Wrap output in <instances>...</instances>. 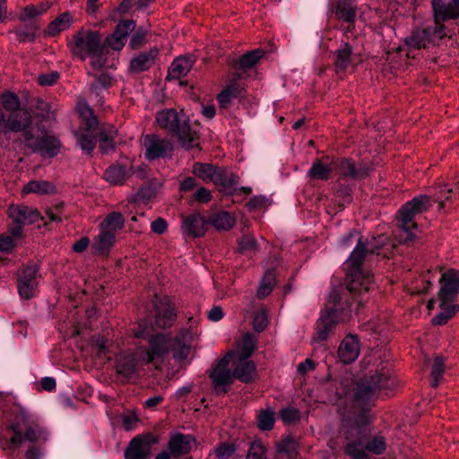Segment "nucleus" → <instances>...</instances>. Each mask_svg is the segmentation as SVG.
I'll use <instances>...</instances> for the list:
<instances>
[{"mask_svg":"<svg viewBox=\"0 0 459 459\" xmlns=\"http://www.w3.org/2000/svg\"><path fill=\"white\" fill-rule=\"evenodd\" d=\"M208 224V220H205L200 213H193L184 218L182 221V230H204Z\"/></svg>","mask_w":459,"mask_h":459,"instance_id":"42","label":"nucleus"},{"mask_svg":"<svg viewBox=\"0 0 459 459\" xmlns=\"http://www.w3.org/2000/svg\"><path fill=\"white\" fill-rule=\"evenodd\" d=\"M192 339L193 335L187 329H181L174 338L163 333L154 334L149 340V349L143 351V361L152 363L169 351H173L176 359L183 360L189 354Z\"/></svg>","mask_w":459,"mask_h":459,"instance_id":"5","label":"nucleus"},{"mask_svg":"<svg viewBox=\"0 0 459 459\" xmlns=\"http://www.w3.org/2000/svg\"><path fill=\"white\" fill-rule=\"evenodd\" d=\"M378 246L363 241L359 238L356 247L345 262L346 287L345 293L333 289L330 291L325 305L317 324V341L325 340L329 333L339 322L343 320L351 312L352 303L348 299V294H361L368 292L374 287L373 276L365 272L362 262L368 253H374Z\"/></svg>","mask_w":459,"mask_h":459,"instance_id":"2","label":"nucleus"},{"mask_svg":"<svg viewBox=\"0 0 459 459\" xmlns=\"http://www.w3.org/2000/svg\"><path fill=\"white\" fill-rule=\"evenodd\" d=\"M143 360V355L139 358L134 354L120 356L117 360V372L125 378L131 377L137 370L138 362Z\"/></svg>","mask_w":459,"mask_h":459,"instance_id":"26","label":"nucleus"},{"mask_svg":"<svg viewBox=\"0 0 459 459\" xmlns=\"http://www.w3.org/2000/svg\"><path fill=\"white\" fill-rule=\"evenodd\" d=\"M36 27L29 25L25 29H15L13 33L16 39L20 42L33 41L35 39Z\"/></svg>","mask_w":459,"mask_h":459,"instance_id":"48","label":"nucleus"},{"mask_svg":"<svg viewBox=\"0 0 459 459\" xmlns=\"http://www.w3.org/2000/svg\"><path fill=\"white\" fill-rule=\"evenodd\" d=\"M133 173L132 166L114 164L105 170L104 178L113 185H123Z\"/></svg>","mask_w":459,"mask_h":459,"instance_id":"24","label":"nucleus"},{"mask_svg":"<svg viewBox=\"0 0 459 459\" xmlns=\"http://www.w3.org/2000/svg\"><path fill=\"white\" fill-rule=\"evenodd\" d=\"M64 204H59L48 207L45 210V216L32 207L22 204H12L8 208V216L18 230L26 226H30L36 222L42 221L44 227H60L59 223L63 221Z\"/></svg>","mask_w":459,"mask_h":459,"instance_id":"6","label":"nucleus"},{"mask_svg":"<svg viewBox=\"0 0 459 459\" xmlns=\"http://www.w3.org/2000/svg\"><path fill=\"white\" fill-rule=\"evenodd\" d=\"M398 381L394 376L389 362H381L374 374L356 385L352 392L345 394L351 403V411L343 415L342 428L346 438L345 453L352 459H367V452L382 454L385 449L383 437L376 436L368 440L367 426L370 422L369 407L377 392L394 390Z\"/></svg>","mask_w":459,"mask_h":459,"instance_id":"1","label":"nucleus"},{"mask_svg":"<svg viewBox=\"0 0 459 459\" xmlns=\"http://www.w3.org/2000/svg\"><path fill=\"white\" fill-rule=\"evenodd\" d=\"M298 446L296 439L291 436H288L277 443L276 450L280 454H285L288 459H296L298 456Z\"/></svg>","mask_w":459,"mask_h":459,"instance_id":"39","label":"nucleus"},{"mask_svg":"<svg viewBox=\"0 0 459 459\" xmlns=\"http://www.w3.org/2000/svg\"><path fill=\"white\" fill-rule=\"evenodd\" d=\"M233 377L243 383H251L256 377V368L255 363L247 358L232 356Z\"/></svg>","mask_w":459,"mask_h":459,"instance_id":"20","label":"nucleus"},{"mask_svg":"<svg viewBox=\"0 0 459 459\" xmlns=\"http://www.w3.org/2000/svg\"><path fill=\"white\" fill-rule=\"evenodd\" d=\"M115 242L116 237L113 231H100L93 238L91 248L95 255H108Z\"/></svg>","mask_w":459,"mask_h":459,"instance_id":"25","label":"nucleus"},{"mask_svg":"<svg viewBox=\"0 0 459 459\" xmlns=\"http://www.w3.org/2000/svg\"><path fill=\"white\" fill-rule=\"evenodd\" d=\"M176 319L174 307L169 304L160 302L156 305V316L153 323L149 325L146 320H142L138 324L134 335L137 338H145L152 332L158 329H165L170 327Z\"/></svg>","mask_w":459,"mask_h":459,"instance_id":"12","label":"nucleus"},{"mask_svg":"<svg viewBox=\"0 0 459 459\" xmlns=\"http://www.w3.org/2000/svg\"><path fill=\"white\" fill-rule=\"evenodd\" d=\"M216 170V167L208 163L196 162L193 166V173L204 181H210Z\"/></svg>","mask_w":459,"mask_h":459,"instance_id":"43","label":"nucleus"},{"mask_svg":"<svg viewBox=\"0 0 459 459\" xmlns=\"http://www.w3.org/2000/svg\"><path fill=\"white\" fill-rule=\"evenodd\" d=\"M458 195L456 185L454 187H449L447 184H439L435 186L434 192L431 195L433 204H437V210L443 212L445 210V203L450 202L453 195Z\"/></svg>","mask_w":459,"mask_h":459,"instance_id":"27","label":"nucleus"},{"mask_svg":"<svg viewBox=\"0 0 459 459\" xmlns=\"http://www.w3.org/2000/svg\"><path fill=\"white\" fill-rule=\"evenodd\" d=\"M256 342L257 339L253 333H245L241 342L238 344V351H233L235 353L234 356L249 359L256 347Z\"/></svg>","mask_w":459,"mask_h":459,"instance_id":"37","label":"nucleus"},{"mask_svg":"<svg viewBox=\"0 0 459 459\" xmlns=\"http://www.w3.org/2000/svg\"><path fill=\"white\" fill-rule=\"evenodd\" d=\"M265 447L260 442H253L249 447L247 459H265Z\"/></svg>","mask_w":459,"mask_h":459,"instance_id":"51","label":"nucleus"},{"mask_svg":"<svg viewBox=\"0 0 459 459\" xmlns=\"http://www.w3.org/2000/svg\"><path fill=\"white\" fill-rule=\"evenodd\" d=\"M362 329L366 332H369L372 333H381L383 331V326L380 324L378 318H371L367 322L362 323Z\"/></svg>","mask_w":459,"mask_h":459,"instance_id":"58","label":"nucleus"},{"mask_svg":"<svg viewBox=\"0 0 459 459\" xmlns=\"http://www.w3.org/2000/svg\"><path fill=\"white\" fill-rule=\"evenodd\" d=\"M76 110L82 118V126H86L89 130L97 127L99 121L94 116L93 110L85 101H79L76 105Z\"/></svg>","mask_w":459,"mask_h":459,"instance_id":"35","label":"nucleus"},{"mask_svg":"<svg viewBox=\"0 0 459 459\" xmlns=\"http://www.w3.org/2000/svg\"><path fill=\"white\" fill-rule=\"evenodd\" d=\"M158 443V438L152 433L138 435L131 439L125 450L126 459H150L152 446Z\"/></svg>","mask_w":459,"mask_h":459,"instance_id":"14","label":"nucleus"},{"mask_svg":"<svg viewBox=\"0 0 459 459\" xmlns=\"http://www.w3.org/2000/svg\"><path fill=\"white\" fill-rule=\"evenodd\" d=\"M235 450L233 445L224 443L215 449V455L218 459H229L235 453Z\"/></svg>","mask_w":459,"mask_h":459,"instance_id":"54","label":"nucleus"},{"mask_svg":"<svg viewBox=\"0 0 459 459\" xmlns=\"http://www.w3.org/2000/svg\"><path fill=\"white\" fill-rule=\"evenodd\" d=\"M280 418L285 424H293L299 420V412L292 407L283 408L280 411Z\"/></svg>","mask_w":459,"mask_h":459,"instance_id":"49","label":"nucleus"},{"mask_svg":"<svg viewBox=\"0 0 459 459\" xmlns=\"http://www.w3.org/2000/svg\"><path fill=\"white\" fill-rule=\"evenodd\" d=\"M439 302L441 311L432 318V323L434 325H442L456 314L459 310V306L455 305L454 302L445 300H439Z\"/></svg>","mask_w":459,"mask_h":459,"instance_id":"32","label":"nucleus"},{"mask_svg":"<svg viewBox=\"0 0 459 459\" xmlns=\"http://www.w3.org/2000/svg\"><path fill=\"white\" fill-rule=\"evenodd\" d=\"M55 191V186L47 180H31L22 189V192L25 194L35 193L39 195L53 194Z\"/></svg>","mask_w":459,"mask_h":459,"instance_id":"38","label":"nucleus"},{"mask_svg":"<svg viewBox=\"0 0 459 459\" xmlns=\"http://www.w3.org/2000/svg\"><path fill=\"white\" fill-rule=\"evenodd\" d=\"M360 352V343L359 337L355 334H347L340 343L338 349V357L344 364H350L355 361Z\"/></svg>","mask_w":459,"mask_h":459,"instance_id":"19","label":"nucleus"},{"mask_svg":"<svg viewBox=\"0 0 459 459\" xmlns=\"http://www.w3.org/2000/svg\"><path fill=\"white\" fill-rule=\"evenodd\" d=\"M59 78L57 72H52L48 74H40L38 78V82L42 86H50L56 82Z\"/></svg>","mask_w":459,"mask_h":459,"instance_id":"62","label":"nucleus"},{"mask_svg":"<svg viewBox=\"0 0 459 459\" xmlns=\"http://www.w3.org/2000/svg\"><path fill=\"white\" fill-rule=\"evenodd\" d=\"M117 134V131L112 125H105L99 128L97 139L103 153L107 154L115 149L114 140Z\"/></svg>","mask_w":459,"mask_h":459,"instance_id":"28","label":"nucleus"},{"mask_svg":"<svg viewBox=\"0 0 459 459\" xmlns=\"http://www.w3.org/2000/svg\"><path fill=\"white\" fill-rule=\"evenodd\" d=\"M274 425V413L271 410H263L257 415V426L262 430H271Z\"/></svg>","mask_w":459,"mask_h":459,"instance_id":"44","label":"nucleus"},{"mask_svg":"<svg viewBox=\"0 0 459 459\" xmlns=\"http://www.w3.org/2000/svg\"><path fill=\"white\" fill-rule=\"evenodd\" d=\"M244 89L236 82L230 83L217 97L222 108H227L232 99L241 98Z\"/></svg>","mask_w":459,"mask_h":459,"instance_id":"30","label":"nucleus"},{"mask_svg":"<svg viewBox=\"0 0 459 459\" xmlns=\"http://www.w3.org/2000/svg\"><path fill=\"white\" fill-rule=\"evenodd\" d=\"M273 285H274V274L273 272H268L264 275V277L257 290L258 298L263 299V298H265L266 296H268L271 293V291L273 290Z\"/></svg>","mask_w":459,"mask_h":459,"instance_id":"45","label":"nucleus"},{"mask_svg":"<svg viewBox=\"0 0 459 459\" xmlns=\"http://www.w3.org/2000/svg\"><path fill=\"white\" fill-rule=\"evenodd\" d=\"M335 68L337 73L344 72L351 65L352 59V48L347 43H342L335 51Z\"/></svg>","mask_w":459,"mask_h":459,"instance_id":"29","label":"nucleus"},{"mask_svg":"<svg viewBox=\"0 0 459 459\" xmlns=\"http://www.w3.org/2000/svg\"><path fill=\"white\" fill-rule=\"evenodd\" d=\"M156 122L162 129L176 134L185 149L199 146L197 132L191 128L186 115L173 108H166L156 116Z\"/></svg>","mask_w":459,"mask_h":459,"instance_id":"7","label":"nucleus"},{"mask_svg":"<svg viewBox=\"0 0 459 459\" xmlns=\"http://www.w3.org/2000/svg\"><path fill=\"white\" fill-rule=\"evenodd\" d=\"M233 355H235L233 351H229L211 370L210 378L218 394H226L233 382L234 377L229 368Z\"/></svg>","mask_w":459,"mask_h":459,"instance_id":"13","label":"nucleus"},{"mask_svg":"<svg viewBox=\"0 0 459 459\" xmlns=\"http://www.w3.org/2000/svg\"><path fill=\"white\" fill-rule=\"evenodd\" d=\"M13 435L6 440L7 448L13 449L21 446L25 442H30L25 452V459H41L43 456L42 448L36 445L39 442H46L48 437L46 432L34 421H32L24 411H21L8 426Z\"/></svg>","mask_w":459,"mask_h":459,"instance_id":"4","label":"nucleus"},{"mask_svg":"<svg viewBox=\"0 0 459 459\" xmlns=\"http://www.w3.org/2000/svg\"><path fill=\"white\" fill-rule=\"evenodd\" d=\"M195 443V438L193 436L177 433L169 438L168 449L171 455L180 456L188 454Z\"/></svg>","mask_w":459,"mask_h":459,"instance_id":"21","label":"nucleus"},{"mask_svg":"<svg viewBox=\"0 0 459 459\" xmlns=\"http://www.w3.org/2000/svg\"><path fill=\"white\" fill-rule=\"evenodd\" d=\"M444 24H431L414 28L411 34L404 39V45L410 50L426 48L435 45L446 36Z\"/></svg>","mask_w":459,"mask_h":459,"instance_id":"11","label":"nucleus"},{"mask_svg":"<svg viewBox=\"0 0 459 459\" xmlns=\"http://www.w3.org/2000/svg\"><path fill=\"white\" fill-rule=\"evenodd\" d=\"M210 182L214 183L215 185H221L223 186H228L232 185V181L228 178L225 171L216 168V170L212 177Z\"/></svg>","mask_w":459,"mask_h":459,"instance_id":"57","label":"nucleus"},{"mask_svg":"<svg viewBox=\"0 0 459 459\" xmlns=\"http://www.w3.org/2000/svg\"><path fill=\"white\" fill-rule=\"evenodd\" d=\"M158 54L159 49L157 48H151L147 52L140 53L131 60V71L134 73H142L149 70L154 65Z\"/></svg>","mask_w":459,"mask_h":459,"instance_id":"23","label":"nucleus"},{"mask_svg":"<svg viewBox=\"0 0 459 459\" xmlns=\"http://www.w3.org/2000/svg\"><path fill=\"white\" fill-rule=\"evenodd\" d=\"M38 269L39 268L36 264H28L19 273V275H18L19 281H25V283L37 284L36 283V276L38 273Z\"/></svg>","mask_w":459,"mask_h":459,"instance_id":"47","label":"nucleus"},{"mask_svg":"<svg viewBox=\"0 0 459 459\" xmlns=\"http://www.w3.org/2000/svg\"><path fill=\"white\" fill-rule=\"evenodd\" d=\"M125 224V218L121 212L109 213L100 223V230H121Z\"/></svg>","mask_w":459,"mask_h":459,"instance_id":"40","label":"nucleus"},{"mask_svg":"<svg viewBox=\"0 0 459 459\" xmlns=\"http://www.w3.org/2000/svg\"><path fill=\"white\" fill-rule=\"evenodd\" d=\"M264 55V50L262 48L247 52L235 62L234 66L238 69H250L263 58Z\"/></svg>","mask_w":459,"mask_h":459,"instance_id":"34","label":"nucleus"},{"mask_svg":"<svg viewBox=\"0 0 459 459\" xmlns=\"http://www.w3.org/2000/svg\"><path fill=\"white\" fill-rule=\"evenodd\" d=\"M267 315L264 310H259L254 315L253 327L256 332H263L267 326Z\"/></svg>","mask_w":459,"mask_h":459,"instance_id":"53","label":"nucleus"},{"mask_svg":"<svg viewBox=\"0 0 459 459\" xmlns=\"http://www.w3.org/2000/svg\"><path fill=\"white\" fill-rule=\"evenodd\" d=\"M432 205L433 200L428 195H418L406 202L398 212L400 230H418L416 217L427 212Z\"/></svg>","mask_w":459,"mask_h":459,"instance_id":"10","label":"nucleus"},{"mask_svg":"<svg viewBox=\"0 0 459 459\" xmlns=\"http://www.w3.org/2000/svg\"><path fill=\"white\" fill-rule=\"evenodd\" d=\"M357 0H330L329 7L337 19L348 24L349 29L357 19Z\"/></svg>","mask_w":459,"mask_h":459,"instance_id":"17","label":"nucleus"},{"mask_svg":"<svg viewBox=\"0 0 459 459\" xmlns=\"http://www.w3.org/2000/svg\"><path fill=\"white\" fill-rule=\"evenodd\" d=\"M195 58L193 56H178L172 62L167 80H178L183 76H186L192 69Z\"/></svg>","mask_w":459,"mask_h":459,"instance_id":"22","label":"nucleus"},{"mask_svg":"<svg viewBox=\"0 0 459 459\" xmlns=\"http://www.w3.org/2000/svg\"><path fill=\"white\" fill-rule=\"evenodd\" d=\"M338 179L335 185L337 197L350 203L356 182L368 176L369 168L365 163H355L351 159H342L334 166Z\"/></svg>","mask_w":459,"mask_h":459,"instance_id":"8","label":"nucleus"},{"mask_svg":"<svg viewBox=\"0 0 459 459\" xmlns=\"http://www.w3.org/2000/svg\"><path fill=\"white\" fill-rule=\"evenodd\" d=\"M146 32L143 29H138L132 36L130 45L133 48H137L144 42Z\"/></svg>","mask_w":459,"mask_h":459,"instance_id":"63","label":"nucleus"},{"mask_svg":"<svg viewBox=\"0 0 459 459\" xmlns=\"http://www.w3.org/2000/svg\"><path fill=\"white\" fill-rule=\"evenodd\" d=\"M73 22V17L70 13L65 12L52 21L48 26L47 33L55 36L63 30H67Z\"/></svg>","mask_w":459,"mask_h":459,"instance_id":"36","label":"nucleus"},{"mask_svg":"<svg viewBox=\"0 0 459 459\" xmlns=\"http://www.w3.org/2000/svg\"><path fill=\"white\" fill-rule=\"evenodd\" d=\"M134 28L135 22L133 20H123L117 23L115 32H117V35L122 36V38L126 39L128 34L133 31Z\"/></svg>","mask_w":459,"mask_h":459,"instance_id":"50","label":"nucleus"},{"mask_svg":"<svg viewBox=\"0 0 459 459\" xmlns=\"http://www.w3.org/2000/svg\"><path fill=\"white\" fill-rule=\"evenodd\" d=\"M258 249L257 241L251 235H245L238 240L240 253H255Z\"/></svg>","mask_w":459,"mask_h":459,"instance_id":"46","label":"nucleus"},{"mask_svg":"<svg viewBox=\"0 0 459 459\" xmlns=\"http://www.w3.org/2000/svg\"><path fill=\"white\" fill-rule=\"evenodd\" d=\"M120 417L123 427L126 431L133 429L134 425L138 421V417L134 411H126L123 413Z\"/></svg>","mask_w":459,"mask_h":459,"instance_id":"55","label":"nucleus"},{"mask_svg":"<svg viewBox=\"0 0 459 459\" xmlns=\"http://www.w3.org/2000/svg\"><path fill=\"white\" fill-rule=\"evenodd\" d=\"M101 39L99 31L82 29L73 35L68 47L74 56L84 61L90 56L102 54L104 47Z\"/></svg>","mask_w":459,"mask_h":459,"instance_id":"9","label":"nucleus"},{"mask_svg":"<svg viewBox=\"0 0 459 459\" xmlns=\"http://www.w3.org/2000/svg\"><path fill=\"white\" fill-rule=\"evenodd\" d=\"M445 362L444 359L441 356H437L431 362V386L436 387L438 385L440 380L442 379L443 374L445 372Z\"/></svg>","mask_w":459,"mask_h":459,"instance_id":"41","label":"nucleus"},{"mask_svg":"<svg viewBox=\"0 0 459 459\" xmlns=\"http://www.w3.org/2000/svg\"><path fill=\"white\" fill-rule=\"evenodd\" d=\"M126 39L125 38H122V36L117 35V32H113L109 37L106 39L107 44L113 49V50H121L123 47L125 46Z\"/></svg>","mask_w":459,"mask_h":459,"instance_id":"56","label":"nucleus"},{"mask_svg":"<svg viewBox=\"0 0 459 459\" xmlns=\"http://www.w3.org/2000/svg\"><path fill=\"white\" fill-rule=\"evenodd\" d=\"M143 145L145 149V158L149 160L165 157L173 150L169 141L162 139L156 134H146L143 138Z\"/></svg>","mask_w":459,"mask_h":459,"instance_id":"15","label":"nucleus"},{"mask_svg":"<svg viewBox=\"0 0 459 459\" xmlns=\"http://www.w3.org/2000/svg\"><path fill=\"white\" fill-rule=\"evenodd\" d=\"M32 117L28 109L21 108L19 97L13 92H4L1 96L0 135L22 132L25 145L33 152L44 158L56 156L61 149L59 140L45 132L35 134L30 129Z\"/></svg>","mask_w":459,"mask_h":459,"instance_id":"3","label":"nucleus"},{"mask_svg":"<svg viewBox=\"0 0 459 459\" xmlns=\"http://www.w3.org/2000/svg\"><path fill=\"white\" fill-rule=\"evenodd\" d=\"M431 8L435 24L459 19V11L450 0H431Z\"/></svg>","mask_w":459,"mask_h":459,"instance_id":"18","label":"nucleus"},{"mask_svg":"<svg viewBox=\"0 0 459 459\" xmlns=\"http://www.w3.org/2000/svg\"><path fill=\"white\" fill-rule=\"evenodd\" d=\"M196 186L197 183L195 178L192 177H187L180 182L179 189L181 192H188L196 187Z\"/></svg>","mask_w":459,"mask_h":459,"instance_id":"64","label":"nucleus"},{"mask_svg":"<svg viewBox=\"0 0 459 459\" xmlns=\"http://www.w3.org/2000/svg\"><path fill=\"white\" fill-rule=\"evenodd\" d=\"M111 77L106 74H101L96 78V82L91 84V91H98L100 88L104 89L111 85Z\"/></svg>","mask_w":459,"mask_h":459,"instance_id":"59","label":"nucleus"},{"mask_svg":"<svg viewBox=\"0 0 459 459\" xmlns=\"http://www.w3.org/2000/svg\"><path fill=\"white\" fill-rule=\"evenodd\" d=\"M235 217L229 212L221 211L213 213L208 220V224L216 230H230L235 225Z\"/></svg>","mask_w":459,"mask_h":459,"instance_id":"33","label":"nucleus"},{"mask_svg":"<svg viewBox=\"0 0 459 459\" xmlns=\"http://www.w3.org/2000/svg\"><path fill=\"white\" fill-rule=\"evenodd\" d=\"M440 284L438 299L455 303L459 293V271L450 269L445 272L440 278Z\"/></svg>","mask_w":459,"mask_h":459,"instance_id":"16","label":"nucleus"},{"mask_svg":"<svg viewBox=\"0 0 459 459\" xmlns=\"http://www.w3.org/2000/svg\"><path fill=\"white\" fill-rule=\"evenodd\" d=\"M82 128L83 132L77 134V143L83 151L90 153L95 148L99 125L91 130H89L86 126H82Z\"/></svg>","mask_w":459,"mask_h":459,"instance_id":"31","label":"nucleus"},{"mask_svg":"<svg viewBox=\"0 0 459 459\" xmlns=\"http://www.w3.org/2000/svg\"><path fill=\"white\" fill-rule=\"evenodd\" d=\"M271 204V201L264 195L253 196L247 203V206L249 210H259L266 208Z\"/></svg>","mask_w":459,"mask_h":459,"instance_id":"52","label":"nucleus"},{"mask_svg":"<svg viewBox=\"0 0 459 459\" xmlns=\"http://www.w3.org/2000/svg\"><path fill=\"white\" fill-rule=\"evenodd\" d=\"M212 198L211 192L205 187H199L193 195V200L198 203L206 204Z\"/></svg>","mask_w":459,"mask_h":459,"instance_id":"61","label":"nucleus"},{"mask_svg":"<svg viewBox=\"0 0 459 459\" xmlns=\"http://www.w3.org/2000/svg\"><path fill=\"white\" fill-rule=\"evenodd\" d=\"M37 284L25 283V281H19L18 290L22 298L29 299L33 296Z\"/></svg>","mask_w":459,"mask_h":459,"instance_id":"60","label":"nucleus"}]
</instances>
